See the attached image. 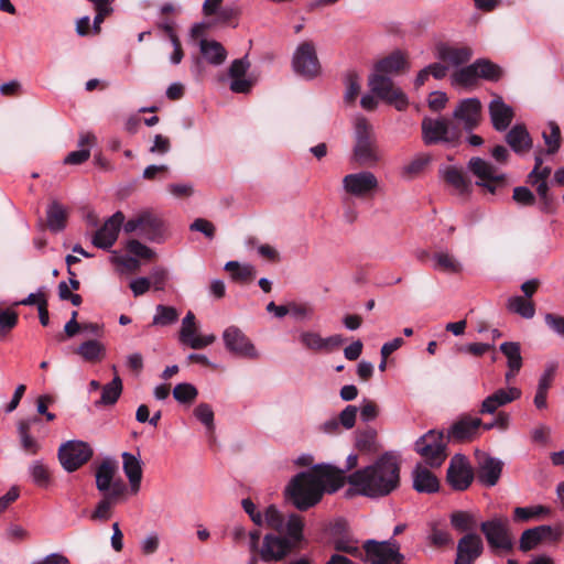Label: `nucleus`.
<instances>
[{
	"instance_id": "obj_19",
	"label": "nucleus",
	"mask_w": 564,
	"mask_h": 564,
	"mask_svg": "<svg viewBox=\"0 0 564 564\" xmlns=\"http://www.w3.org/2000/svg\"><path fill=\"white\" fill-rule=\"evenodd\" d=\"M484 542L476 532L464 534L457 542L454 564H474L484 553Z\"/></svg>"
},
{
	"instance_id": "obj_48",
	"label": "nucleus",
	"mask_w": 564,
	"mask_h": 564,
	"mask_svg": "<svg viewBox=\"0 0 564 564\" xmlns=\"http://www.w3.org/2000/svg\"><path fill=\"white\" fill-rule=\"evenodd\" d=\"M477 77L486 80H498L501 76V69L489 59L479 58L474 62Z\"/></svg>"
},
{
	"instance_id": "obj_59",
	"label": "nucleus",
	"mask_w": 564,
	"mask_h": 564,
	"mask_svg": "<svg viewBox=\"0 0 564 564\" xmlns=\"http://www.w3.org/2000/svg\"><path fill=\"white\" fill-rule=\"evenodd\" d=\"M127 249L130 253L142 259H152L155 252L137 239H131L127 242Z\"/></svg>"
},
{
	"instance_id": "obj_27",
	"label": "nucleus",
	"mask_w": 564,
	"mask_h": 564,
	"mask_svg": "<svg viewBox=\"0 0 564 564\" xmlns=\"http://www.w3.org/2000/svg\"><path fill=\"white\" fill-rule=\"evenodd\" d=\"M488 108L492 127L497 131L507 130L514 116L512 107L507 105L500 96H496Z\"/></svg>"
},
{
	"instance_id": "obj_13",
	"label": "nucleus",
	"mask_w": 564,
	"mask_h": 564,
	"mask_svg": "<svg viewBox=\"0 0 564 564\" xmlns=\"http://www.w3.org/2000/svg\"><path fill=\"white\" fill-rule=\"evenodd\" d=\"M93 456V448L83 441H68L58 448V459L63 468L68 471H75Z\"/></svg>"
},
{
	"instance_id": "obj_37",
	"label": "nucleus",
	"mask_w": 564,
	"mask_h": 564,
	"mask_svg": "<svg viewBox=\"0 0 564 564\" xmlns=\"http://www.w3.org/2000/svg\"><path fill=\"white\" fill-rule=\"evenodd\" d=\"M451 525L458 532H475L478 525V517L471 511L456 510L449 516Z\"/></svg>"
},
{
	"instance_id": "obj_18",
	"label": "nucleus",
	"mask_w": 564,
	"mask_h": 564,
	"mask_svg": "<svg viewBox=\"0 0 564 564\" xmlns=\"http://www.w3.org/2000/svg\"><path fill=\"white\" fill-rule=\"evenodd\" d=\"M124 215L121 212H116L110 216L104 225L95 232L93 237V245L99 249L108 250L117 241L119 231L124 225Z\"/></svg>"
},
{
	"instance_id": "obj_50",
	"label": "nucleus",
	"mask_w": 564,
	"mask_h": 564,
	"mask_svg": "<svg viewBox=\"0 0 564 564\" xmlns=\"http://www.w3.org/2000/svg\"><path fill=\"white\" fill-rule=\"evenodd\" d=\"M544 143L546 145V153L554 154L561 148V131L555 122L549 123V131L542 133Z\"/></svg>"
},
{
	"instance_id": "obj_15",
	"label": "nucleus",
	"mask_w": 564,
	"mask_h": 564,
	"mask_svg": "<svg viewBox=\"0 0 564 564\" xmlns=\"http://www.w3.org/2000/svg\"><path fill=\"white\" fill-rule=\"evenodd\" d=\"M345 339L341 335H332L323 337L315 330H302L299 334V343L301 346L310 351L317 354H329L344 344Z\"/></svg>"
},
{
	"instance_id": "obj_52",
	"label": "nucleus",
	"mask_w": 564,
	"mask_h": 564,
	"mask_svg": "<svg viewBox=\"0 0 564 564\" xmlns=\"http://www.w3.org/2000/svg\"><path fill=\"white\" fill-rule=\"evenodd\" d=\"M197 389L187 382L178 383L173 389V397L180 403H188L196 399Z\"/></svg>"
},
{
	"instance_id": "obj_5",
	"label": "nucleus",
	"mask_w": 564,
	"mask_h": 564,
	"mask_svg": "<svg viewBox=\"0 0 564 564\" xmlns=\"http://www.w3.org/2000/svg\"><path fill=\"white\" fill-rule=\"evenodd\" d=\"M126 234L137 232L148 241L161 243L165 240L164 223L159 215L151 210H144L130 218L123 225Z\"/></svg>"
},
{
	"instance_id": "obj_62",
	"label": "nucleus",
	"mask_w": 564,
	"mask_h": 564,
	"mask_svg": "<svg viewBox=\"0 0 564 564\" xmlns=\"http://www.w3.org/2000/svg\"><path fill=\"white\" fill-rule=\"evenodd\" d=\"M289 314H291L296 321H306L313 316V308L308 304H299L291 302L288 304Z\"/></svg>"
},
{
	"instance_id": "obj_32",
	"label": "nucleus",
	"mask_w": 564,
	"mask_h": 564,
	"mask_svg": "<svg viewBox=\"0 0 564 564\" xmlns=\"http://www.w3.org/2000/svg\"><path fill=\"white\" fill-rule=\"evenodd\" d=\"M356 448L365 454H376L381 448L378 440V432L370 426L358 430L355 434Z\"/></svg>"
},
{
	"instance_id": "obj_42",
	"label": "nucleus",
	"mask_w": 564,
	"mask_h": 564,
	"mask_svg": "<svg viewBox=\"0 0 564 564\" xmlns=\"http://www.w3.org/2000/svg\"><path fill=\"white\" fill-rule=\"evenodd\" d=\"M507 308L527 319L532 318L535 314V306L533 302L520 295L509 297Z\"/></svg>"
},
{
	"instance_id": "obj_35",
	"label": "nucleus",
	"mask_w": 564,
	"mask_h": 564,
	"mask_svg": "<svg viewBox=\"0 0 564 564\" xmlns=\"http://www.w3.org/2000/svg\"><path fill=\"white\" fill-rule=\"evenodd\" d=\"M117 473V465L111 460H104L96 470V487L104 495L110 492Z\"/></svg>"
},
{
	"instance_id": "obj_24",
	"label": "nucleus",
	"mask_w": 564,
	"mask_h": 564,
	"mask_svg": "<svg viewBox=\"0 0 564 564\" xmlns=\"http://www.w3.org/2000/svg\"><path fill=\"white\" fill-rule=\"evenodd\" d=\"M503 463L488 454L478 455L477 480L486 486L494 487L500 479Z\"/></svg>"
},
{
	"instance_id": "obj_58",
	"label": "nucleus",
	"mask_w": 564,
	"mask_h": 564,
	"mask_svg": "<svg viewBox=\"0 0 564 564\" xmlns=\"http://www.w3.org/2000/svg\"><path fill=\"white\" fill-rule=\"evenodd\" d=\"M358 408L356 405H347L336 417L344 430H351L357 420Z\"/></svg>"
},
{
	"instance_id": "obj_34",
	"label": "nucleus",
	"mask_w": 564,
	"mask_h": 564,
	"mask_svg": "<svg viewBox=\"0 0 564 564\" xmlns=\"http://www.w3.org/2000/svg\"><path fill=\"white\" fill-rule=\"evenodd\" d=\"M37 422V417H30L20 421L18 424V433L20 437L21 447L29 455H35L41 448L37 440L31 435V427L33 424Z\"/></svg>"
},
{
	"instance_id": "obj_49",
	"label": "nucleus",
	"mask_w": 564,
	"mask_h": 564,
	"mask_svg": "<svg viewBox=\"0 0 564 564\" xmlns=\"http://www.w3.org/2000/svg\"><path fill=\"white\" fill-rule=\"evenodd\" d=\"M33 482L42 488H46L51 482V474L47 466L42 460H34L29 467Z\"/></svg>"
},
{
	"instance_id": "obj_30",
	"label": "nucleus",
	"mask_w": 564,
	"mask_h": 564,
	"mask_svg": "<svg viewBox=\"0 0 564 564\" xmlns=\"http://www.w3.org/2000/svg\"><path fill=\"white\" fill-rule=\"evenodd\" d=\"M121 457L122 468L127 478L129 479L131 490L133 492H138L140 489V482L142 478L141 460L138 456L129 452L122 453Z\"/></svg>"
},
{
	"instance_id": "obj_16",
	"label": "nucleus",
	"mask_w": 564,
	"mask_h": 564,
	"mask_svg": "<svg viewBox=\"0 0 564 564\" xmlns=\"http://www.w3.org/2000/svg\"><path fill=\"white\" fill-rule=\"evenodd\" d=\"M446 478L451 487L458 491L466 490L470 486L474 479V473L466 456L455 454L452 457Z\"/></svg>"
},
{
	"instance_id": "obj_23",
	"label": "nucleus",
	"mask_w": 564,
	"mask_h": 564,
	"mask_svg": "<svg viewBox=\"0 0 564 564\" xmlns=\"http://www.w3.org/2000/svg\"><path fill=\"white\" fill-rule=\"evenodd\" d=\"M453 118L463 122L464 129L470 132L478 127L481 118V104L478 98L463 99L453 111Z\"/></svg>"
},
{
	"instance_id": "obj_20",
	"label": "nucleus",
	"mask_w": 564,
	"mask_h": 564,
	"mask_svg": "<svg viewBox=\"0 0 564 564\" xmlns=\"http://www.w3.org/2000/svg\"><path fill=\"white\" fill-rule=\"evenodd\" d=\"M178 339L182 344L192 349H203L212 345L216 340V337L213 334L205 336L198 335L195 315L193 312L188 311L182 319Z\"/></svg>"
},
{
	"instance_id": "obj_11",
	"label": "nucleus",
	"mask_w": 564,
	"mask_h": 564,
	"mask_svg": "<svg viewBox=\"0 0 564 564\" xmlns=\"http://www.w3.org/2000/svg\"><path fill=\"white\" fill-rule=\"evenodd\" d=\"M468 169L478 178L476 184L485 187L491 194H495L498 188L506 185V174L492 163L481 158H471Z\"/></svg>"
},
{
	"instance_id": "obj_31",
	"label": "nucleus",
	"mask_w": 564,
	"mask_h": 564,
	"mask_svg": "<svg viewBox=\"0 0 564 564\" xmlns=\"http://www.w3.org/2000/svg\"><path fill=\"white\" fill-rule=\"evenodd\" d=\"M554 534L550 525H540L524 530L520 536V550L528 552L533 550L541 541L551 538Z\"/></svg>"
},
{
	"instance_id": "obj_51",
	"label": "nucleus",
	"mask_w": 564,
	"mask_h": 564,
	"mask_svg": "<svg viewBox=\"0 0 564 564\" xmlns=\"http://www.w3.org/2000/svg\"><path fill=\"white\" fill-rule=\"evenodd\" d=\"M430 158L427 155H416L408 164L401 169V176L404 178H413L420 174L429 164Z\"/></svg>"
},
{
	"instance_id": "obj_9",
	"label": "nucleus",
	"mask_w": 564,
	"mask_h": 564,
	"mask_svg": "<svg viewBox=\"0 0 564 564\" xmlns=\"http://www.w3.org/2000/svg\"><path fill=\"white\" fill-rule=\"evenodd\" d=\"M368 86L376 97L392 105L399 111L404 110L409 105L406 95L400 87L395 86L389 76L371 74L368 79Z\"/></svg>"
},
{
	"instance_id": "obj_45",
	"label": "nucleus",
	"mask_w": 564,
	"mask_h": 564,
	"mask_svg": "<svg viewBox=\"0 0 564 564\" xmlns=\"http://www.w3.org/2000/svg\"><path fill=\"white\" fill-rule=\"evenodd\" d=\"M478 77L474 63L455 70L451 76L452 85L454 86H473L477 83Z\"/></svg>"
},
{
	"instance_id": "obj_43",
	"label": "nucleus",
	"mask_w": 564,
	"mask_h": 564,
	"mask_svg": "<svg viewBox=\"0 0 564 564\" xmlns=\"http://www.w3.org/2000/svg\"><path fill=\"white\" fill-rule=\"evenodd\" d=\"M47 226L52 231H61L66 224V209L57 202H53L47 208Z\"/></svg>"
},
{
	"instance_id": "obj_8",
	"label": "nucleus",
	"mask_w": 564,
	"mask_h": 564,
	"mask_svg": "<svg viewBox=\"0 0 564 564\" xmlns=\"http://www.w3.org/2000/svg\"><path fill=\"white\" fill-rule=\"evenodd\" d=\"M447 441L442 431L430 430L422 435L414 445L425 463L431 467H441L447 457Z\"/></svg>"
},
{
	"instance_id": "obj_57",
	"label": "nucleus",
	"mask_w": 564,
	"mask_h": 564,
	"mask_svg": "<svg viewBox=\"0 0 564 564\" xmlns=\"http://www.w3.org/2000/svg\"><path fill=\"white\" fill-rule=\"evenodd\" d=\"M18 324V314L9 308H0V336L7 335Z\"/></svg>"
},
{
	"instance_id": "obj_25",
	"label": "nucleus",
	"mask_w": 564,
	"mask_h": 564,
	"mask_svg": "<svg viewBox=\"0 0 564 564\" xmlns=\"http://www.w3.org/2000/svg\"><path fill=\"white\" fill-rule=\"evenodd\" d=\"M435 56L446 63L447 66L459 67L469 62L473 56V50L466 45H452L441 42L435 46Z\"/></svg>"
},
{
	"instance_id": "obj_2",
	"label": "nucleus",
	"mask_w": 564,
	"mask_h": 564,
	"mask_svg": "<svg viewBox=\"0 0 564 564\" xmlns=\"http://www.w3.org/2000/svg\"><path fill=\"white\" fill-rule=\"evenodd\" d=\"M355 491L368 498L389 496L400 486V462L393 452H386L372 464L355 470L347 477Z\"/></svg>"
},
{
	"instance_id": "obj_22",
	"label": "nucleus",
	"mask_w": 564,
	"mask_h": 564,
	"mask_svg": "<svg viewBox=\"0 0 564 564\" xmlns=\"http://www.w3.org/2000/svg\"><path fill=\"white\" fill-rule=\"evenodd\" d=\"M292 550V544L286 538L267 534L259 550V557L263 562L282 561Z\"/></svg>"
},
{
	"instance_id": "obj_56",
	"label": "nucleus",
	"mask_w": 564,
	"mask_h": 564,
	"mask_svg": "<svg viewBox=\"0 0 564 564\" xmlns=\"http://www.w3.org/2000/svg\"><path fill=\"white\" fill-rule=\"evenodd\" d=\"M194 415L209 432L214 431V411L209 404L199 403L194 410Z\"/></svg>"
},
{
	"instance_id": "obj_61",
	"label": "nucleus",
	"mask_w": 564,
	"mask_h": 564,
	"mask_svg": "<svg viewBox=\"0 0 564 564\" xmlns=\"http://www.w3.org/2000/svg\"><path fill=\"white\" fill-rule=\"evenodd\" d=\"M360 91V84L357 75L349 74L346 78V90L344 95V99L347 104L355 102L357 96Z\"/></svg>"
},
{
	"instance_id": "obj_46",
	"label": "nucleus",
	"mask_w": 564,
	"mask_h": 564,
	"mask_svg": "<svg viewBox=\"0 0 564 564\" xmlns=\"http://www.w3.org/2000/svg\"><path fill=\"white\" fill-rule=\"evenodd\" d=\"M550 513V509L544 506L517 507L513 510V520L517 522H528L531 519H539Z\"/></svg>"
},
{
	"instance_id": "obj_60",
	"label": "nucleus",
	"mask_w": 564,
	"mask_h": 564,
	"mask_svg": "<svg viewBox=\"0 0 564 564\" xmlns=\"http://www.w3.org/2000/svg\"><path fill=\"white\" fill-rule=\"evenodd\" d=\"M535 186L536 193L542 203V209L549 212L553 204V196L549 193V184L546 181H538L536 183H530Z\"/></svg>"
},
{
	"instance_id": "obj_7",
	"label": "nucleus",
	"mask_w": 564,
	"mask_h": 564,
	"mask_svg": "<svg viewBox=\"0 0 564 564\" xmlns=\"http://www.w3.org/2000/svg\"><path fill=\"white\" fill-rule=\"evenodd\" d=\"M264 519L268 527L284 534L292 546L303 540L304 521L301 516L290 513L285 518L275 506H269L265 509Z\"/></svg>"
},
{
	"instance_id": "obj_10",
	"label": "nucleus",
	"mask_w": 564,
	"mask_h": 564,
	"mask_svg": "<svg viewBox=\"0 0 564 564\" xmlns=\"http://www.w3.org/2000/svg\"><path fill=\"white\" fill-rule=\"evenodd\" d=\"M364 550L370 564H405V556L400 552V544L394 539L381 542L367 540Z\"/></svg>"
},
{
	"instance_id": "obj_26",
	"label": "nucleus",
	"mask_w": 564,
	"mask_h": 564,
	"mask_svg": "<svg viewBox=\"0 0 564 564\" xmlns=\"http://www.w3.org/2000/svg\"><path fill=\"white\" fill-rule=\"evenodd\" d=\"M126 491L127 486L124 481L118 478V480L112 484L111 491L105 494L102 499L97 503L95 511L91 513V519L107 521L111 517L112 507Z\"/></svg>"
},
{
	"instance_id": "obj_38",
	"label": "nucleus",
	"mask_w": 564,
	"mask_h": 564,
	"mask_svg": "<svg viewBox=\"0 0 564 564\" xmlns=\"http://www.w3.org/2000/svg\"><path fill=\"white\" fill-rule=\"evenodd\" d=\"M200 53L205 59L215 66L223 64L227 57L225 47L217 41L200 40Z\"/></svg>"
},
{
	"instance_id": "obj_14",
	"label": "nucleus",
	"mask_w": 564,
	"mask_h": 564,
	"mask_svg": "<svg viewBox=\"0 0 564 564\" xmlns=\"http://www.w3.org/2000/svg\"><path fill=\"white\" fill-rule=\"evenodd\" d=\"M292 66L296 74L312 79L321 72V65L317 58L315 45L310 42L299 44L293 53Z\"/></svg>"
},
{
	"instance_id": "obj_41",
	"label": "nucleus",
	"mask_w": 564,
	"mask_h": 564,
	"mask_svg": "<svg viewBox=\"0 0 564 564\" xmlns=\"http://www.w3.org/2000/svg\"><path fill=\"white\" fill-rule=\"evenodd\" d=\"M122 392V381L119 376L102 387L101 398L95 404L98 405H112L117 402Z\"/></svg>"
},
{
	"instance_id": "obj_63",
	"label": "nucleus",
	"mask_w": 564,
	"mask_h": 564,
	"mask_svg": "<svg viewBox=\"0 0 564 564\" xmlns=\"http://www.w3.org/2000/svg\"><path fill=\"white\" fill-rule=\"evenodd\" d=\"M189 230L202 232L206 238L213 239L216 228L214 224L205 218H196L191 225Z\"/></svg>"
},
{
	"instance_id": "obj_28",
	"label": "nucleus",
	"mask_w": 564,
	"mask_h": 564,
	"mask_svg": "<svg viewBox=\"0 0 564 564\" xmlns=\"http://www.w3.org/2000/svg\"><path fill=\"white\" fill-rule=\"evenodd\" d=\"M409 68L410 64L405 55L401 51H395L376 64L373 74H383V76L390 77L406 72Z\"/></svg>"
},
{
	"instance_id": "obj_33",
	"label": "nucleus",
	"mask_w": 564,
	"mask_h": 564,
	"mask_svg": "<svg viewBox=\"0 0 564 564\" xmlns=\"http://www.w3.org/2000/svg\"><path fill=\"white\" fill-rule=\"evenodd\" d=\"M506 141L518 154H523L532 148V139L524 126H514L506 135Z\"/></svg>"
},
{
	"instance_id": "obj_44",
	"label": "nucleus",
	"mask_w": 564,
	"mask_h": 564,
	"mask_svg": "<svg viewBox=\"0 0 564 564\" xmlns=\"http://www.w3.org/2000/svg\"><path fill=\"white\" fill-rule=\"evenodd\" d=\"M434 269L446 273H458L462 270L460 263L448 252H436L433 256Z\"/></svg>"
},
{
	"instance_id": "obj_1",
	"label": "nucleus",
	"mask_w": 564,
	"mask_h": 564,
	"mask_svg": "<svg viewBox=\"0 0 564 564\" xmlns=\"http://www.w3.org/2000/svg\"><path fill=\"white\" fill-rule=\"evenodd\" d=\"M358 465V455L350 454L344 469L332 465H315L313 469L296 474L286 487V495L294 507L301 511L317 505L325 492L340 489L347 477L345 474Z\"/></svg>"
},
{
	"instance_id": "obj_54",
	"label": "nucleus",
	"mask_w": 564,
	"mask_h": 564,
	"mask_svg": "<svg viewBox=\"0 0 564 564\" xmlns=\"http://www.w3.org/2000/svg\"><path fill=\"white\" fill-rule=\"evenodd\" d=\"M333 544H334V549L337 552L347 553L352 556H356L359 554V547H358L357 541L348 535L335 538L333 541Z\"/></svg>"
},
{
	"instance_id": "obj_47",
	"label": "nucleus",
	"mask_w": 564,
	"mask_h": 564,
	"mask_svg": "<svg viewBox=\"0 0 564 564\" xmlns=\"http://www.w3.org/2000/svg\"><path fill=\"white\" fill-rule=\"evenodd\" d=\"M178 316L180 314L175 307L159 304L155 307L152 324L155 326H169L176 323Z\"/></svg>"
},
{
	"instance_id": "obj_40",
	"label": "nucleus",
	"mask_w": 564,
	"mask_h": 564,
	"mask_svg": "<svg viewBox=\"0 0 564 564\" xmlns=\"http://www.w3.org/2000/svg\"><path fill=\"white\" fill-rule=\"evenodd\" d=\"M76 352L86 361L96 362L105 357L106 348L98 340H87L78 346Z\"/></svg>"
},
{
	"instance_id": "obj_36",
	"label": "nucleus",
	"mask_w": 564,
	"mask_h": 564,
	"mask_svg": "<svg viewBox=\"0 0 564 564\" xmlns=\"http://www.w3.org/2000/svg\"><path fill=\"white\" fill-rule=\"evenodd\" d=\"M96 143L95 134L90 132L82 133L78 140V147L80 148L77 151H73L67 154L64 159L65 164H82L87 161L90 156V148Z\"/></svg>"
},
{
	"instance_id": "obj_64",
	"label": "nucleus",
	"mask_w": 564,
	"mask_h": 564,
	"mask_svg": "<svg viewBox=\"0 0 564 564\" xmlns=\"http://www.w3.org/2000/svg\"><path fill=\"white\" fill-rule=\"evenodd\" d=\"M544 322L546 326L556 335L564 338V317L553 313H546L544 315Z\"/></svg>"
},
{
	"instance_id": "obj_6",
	"label": "nucleus",
	"mask_w": 564,
	"mask_h": 564,
	"mask_svg": "<svg viewBox=\"0 0 564 564\" xmlns=\"http://www.w3.org/2000/svg\"><path fill=\"white\" fill-rule=\"evenodd\" d=\"M479 528L492 552L509 553L513 550L514 541L508 518L495 516L481 522Z\"/></svg>"
},
{
	"instance_id": "obj_39",
	"label": "nucleus",
	"mask_w": 564,
	"mask_h": 564,
	"mask_svg": "<svg viewBox=\"0 0 564 564\" xmlns=\"http://www.w3.org/2000/svg\"><path fill=\"white\" fill-rule=\"evenodd\" d=\"M499 349L507 358L508 369L520 371L523 364L520 344L518 341H505Z\"/></svg>"
},
{
	"instance_id": "obj_4",
	"label": "nucleus",
	"mask_w": 564,
	"mask_h": 564,
	"mask_svg": "<svg viewBox=\"0 0 564 564\" xmlns=\"http://www.w3.org/2000/svg\"><path fill=\"white\" fill-rule=\"evenodd\" d=\"M460 138V129L448 118H424L422 121V139L426 145L444 143L455 147Z\"/></svg>"
},
{
	"instance_id": "obj_55",
	"label": "nucleus",
	"mask_w": 564,
	"mask_h": 564,
	"mask_svg": "<svg viewBox=\"0 0 564 564\" xmlns=\"http://www.w3.org/2000/svg\"><path fill=\"white\" fill-rule=\"evenodd\" d=\"M499 406L511 403L521 397V390L516 387H509L507 389H498L491 394Z\"/></svg>"
},
{
	"instance_id": "obj_12",
	"label": "nucleus",
	"mask_w": 564,
	"mask_h": 564,
	"mask_svg": "<svg viewBox=\"0 0 564 564\" xmlns=\"http://www.w3.org/2000/svg\"><path fill=\"white\" fill-rule=\"evenodd\" d=\"M341 186L347 195L366 198L378 191L379 180L373 172L362 170L345 175L341 180Z\"/></svg>"
},
{
	"instance_id": "obj_3",
	"label": "nucleus",
	"mask_w": 564,
	"mask_h": 564,
	"mask_svg": "<svg viewBox=\"0 0 564 564\" xmlns=\"http://www.w3.org/2000/svg\"><path fill=\"white\" fill-rule=\"evenodd\" d=\"M352 158L361 166H375L384 158L375 129L364 116H356L354 119Z\"/></svg>"
},
{
	"instance_id": "obj_53",
	"label": "nucleus",
	"mask_w": 564,
	"mask_h": 564,
	"mask_svg": "<svg viewBox=\"0 0 564 564\" xmlns=\"http://www.w3.org/2000/svg\"><path fill=\"white\" fill-rule=\"evenodd\" d=\"M444 178L458 192L465 193L468 191V182L466 181L462 171L457 170L456 167L446 169V171L444 172Z\"/></svg>"
},
{
	"instance_id": "obj_29",
	"label": "nucleus",
	"mask_w": 564,
	"mask_h": 564,
	"mask_svg": "<svg viewBox=\"0 0 564 564\" xmlns=\"http://www.w3.org/2000/svg\"><path fill=\"white\" fill-rule=\"evenodd\" d=\"M413 488L417 492L434 494L440 489L437 477L422 465H416L412 471Z\"/></svg>"
},
{
	"instance_id": "obj_17",
	"label": "nucleus",
	"mask_w": 564,
	"mask_h": 564,
	"mask_svg": "<svg viewBox=\"0 0 564 564\" xmlns=\"http://www.w3.org/2000/svg\"><path fill=\"white\" fill-rule=\"evenodd\" d=\"M224 344L230 352L250 359L259 358L254 345L248 339L242 330L236 326L227 327L223 333Z\"/></svg>"
},
{
	"instance_id": "obj_21",
	"label": "nucleus",
	"mask_w": 564,
	"mask_h": 564,
	"mask_svg": "<svg viewBox=\"0 0 564 564\" xmlns=\"http://www.w3.org/2000/svg\"><path fill=\"white\" fill-rule=\"evenodd\" d=\"M482 421L479 417L464 415L455 421L447 430V442L463 443L478 435Z\"/></svg>"
}]
</instances>
